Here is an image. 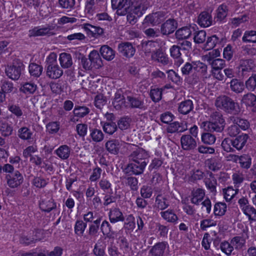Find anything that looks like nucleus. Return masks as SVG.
I'll return each instance as SVG.
<instances>
[{"label":"nucleus","instance_id":"4","mask_svg":"<svg viewBox=\"0 0 256 256\" xmlns=\"http://www.w3.org/2000/svg\"><path fill=\"white\" fill-rule=\"evenodd\" d=\"M126 108L131 109L146 110L147 108L144 98L138 95L128 96L126 98Z\"/></svg>","mask_w":256,"mask_h":256},{"label":"nucleus","instance_id":"24","mask_svg":"<svg viewBox=\"0 0 256 256\" xmlns=\"http://www.w3.org/2000/svg\"><path fill=\"white\" fill-rule=\"evenodd\" d=\"M108 217L111 223H116L119 222H124V217L123 214L118 208H114L110 210L108 212Z\"/></svg>","mask_w":256,"mask_h":256},{"label":"nucleus","instance_id":"39","mask_svg":"<svg viewBox=\"0 0 256 256\" xmlns=\"http://www.w3.org/2000/svg\"><path fill=\"white\" fill-rule=\"evenodd\" d=\"M209 178H206L204 180V184L206 188L212 192H216V186L217 185V181L214 178V174L212 172L209 174Z\"/></svg>","mask_w":256,"mask_h":256},{"label":"nucleus","instance_id":"46","mask_svg":"<svg viewBox=\"0 0 256 256\" xmlns=\"http://www.w3.org/2000/svg\"><path fill=\"white\" fill-rule=\"evenodd\" d=\"M102 219V217L98 218L90 226L88 232L90 236L94 237L97 236Z\"/></svg>","mask_w":256,"mask_h":256},{"label":"nucleus","instance_id":"18","mask_svg":"<svg viewBox=\"0 0 256 256\" xmlns=\"http://www.w3.org/2000/svg\"><path fill=\"white\" fill-rule=\"evenodd\" d=\"M53 29L52 26L48 27L39 28L38 27H35L32 30H29L30 36H43L46 35L52 36L54 33L52 32L51 30Z\"/></svg>","mask_w":256,"mask_h":256},{"label":"nucleus","instance_id":"33","mask_svg":"<svg viewBox=\"0 0 256 256\" xmlns=\"http://www.w3.org/2000/svg\"><path fill=\"white\" fill-rule=\"evenodd\" d=\"M216 16L214 18L220 22H222L227 16L228 12V6L224 3L218 6L216 10Z\"/></svg>","mask_w":256,"mask_h":256},{"label":"nucleus","instance_id":"61","mask_svg":"<svg viewBox=\"0 0 256 256\" xmlns=\"http://www.w3.org/2000/svg\"><path fill=\"white\" fill-rule=\"evenodd\" d=\"M117 128V125L115 122H106L103 126L104 132L110 135L116 132Z\"/></svg>","mask_w":256,"mask_h":256},{"label":"nucleus","instance_id":"54","mask_svg":"<svg viewBox=\"0 0 256 256\" xmlns=\"http://www.w3.org/2000/svg\"><path fill=\"white\" fill-rule=\"evenodd\" d=\"M167 200L166 198L158 194L156 198V204L157 208L160 210L166 208L169 206L168 203L166 202Z\"/></svg>","mask_w":256,"mask_h":256},{"label":"nucleus","instance_id":"14","mask_svg":"<svg viewBox=\"0 0 256 256\" xmlns=\"http://www.w3.org/2000/svg\"><path fill=\"white\" fill-rule=\"evenodd\" d=\"M118 50L123 56L126 58H131L135 54V48L130 42H122L118 46Z\"/></svg>","mask_w":256,"mask_h":256},{"label":"nucleus","instance_id":"47","mask_svg":"<svg viewBox=\"0 0 256 256\" xmlns=\"http://www.w3.org/2000/svg\"><path fill=\"white\" fill-rule=\"evenodd\" d=\"M37 89V86L34 82H26L20 88V90L26 94H33Z\"/></svg>","mask_w":256,"mask_h":256},{"label":"nucleus","instance_id":"12","mask_svg":"<svg viewBox=\"0 0 256 256\" xmlns=\"http://www.w3.org/2000/svg\"><path fill=\"white\" fill-rule=\"evenodd\" d=\"M39 206L41 210L50 212L56 208V204L54 198L50 196L46 198H40L39 202Z\"/></svg>","mask_w":256,"mask_h":256},{"label":"nucleus","instance_id":"31","mask_svg":"<svg viewBox=\"0 0 256 256\" xmlns=\"http://www.w3.org/2000/svg\"><path fill=\"white\" fill-rule=\"evenodd\" d=\"M13 131L12 124L6 121H0V134L2 136L8 137L12 134Z\"/></svg>","mask_w":256,"mask_h":256},{"label":"nucleus","instance_id":"48","mask_svg":"<svg viewBox=\"0 0 256 256\" xmlns=\"http://www.w3.org/2000/svg\"><path fill=\"white\" fill-rule=\"evenodd\" d=\"M90 136L94 142H98L104 140V134L100 130L96 128H90Z\"/></svg>","mask_w":256,"mask_h":256},{"label":"nucleus","instance_id":"38","mask_svg":"<svg viewBox=\"0 0 256 256\" xmlns=\"http://www.w3.org/2000/svg\"><path fill=\"white\" fill-rule=\"evenodd\" d=\"M194 70L198 73L202 78H207L208 66L200 61L194 62Z\"/></svg>","mask_w":256,"mask_h":256},{"label":"nucleus","instance_id":"62","mask_svg":"<svg viewBox=\"0 0 256 256\" xmlns=\"http://www.w3.org/2000/svg\"><path fill=\"white\" fill-rule=\"evenodd\" d=\"M242 212L248 217L250 221H256V209L252 206L250 205Z\"/></svg>","mask_w":256,"mask_h":256},{"label":"nucleus","instance_id":"40","mask_svg":"<svg viewBox=\"0 0 256 256\" xmlns=\"http://www.w3.org/2000/svg\"><path fill=\"white\" fill-rule=\"evenodd\" d=\"M59 60L61 66L64 68L70 67L72 64V58L70 54L62 53L60 55Z\"/></svg>","mask_w":256,"mask_h":256},{"label":"nucleus","instance_id":"52","mask_svg":"<svg viewBox=\"0 0 256 256\" xmlns=\"http://www.w3.org/2000/svg\"><path fill=\"white\" fill-rule=\"evenodd\" d=\"M226 210V204L224 202H217L214 204V214L215 216H222Z\"/></svg>","mask_w":256,"mask_h":256},{"label":"nucleus","instance_id":"17","mask_svg":"<svg viewBox=\"0 0 256 256\" xmlns=\"http://www.w3.org/2000/svg\"><path fill=\"white\" fill-rule=\"evenodd\" d=\"M197 22L202 27L210 26L212 23V15L206 11L201 12L198 16Z\"/></svg>","mask_w":256,"mask_h":256},{"label":"nucleus","instance_id":"11","mask_svg":"<svg viewBox=\"0 0 256 256\" xmlns=\"http://www.w3.org/2000/svg\"><path fill=\"white\" fill-rule=\"evenodd\" d=\"M182 148L187 151L194 150L196 146V140L190 134L182 135L180 138Z\"/></svg>","mask_w":256,"mask_h":256},{"label":"nucleus","instance_id":"43","mask_svg":"<svg viewBox=\"0 0 256 256\" xmlns=\"http://www.w3.org/2000/svg\"><path fill=\"white\" fill-rule=\"evenodd\" d=\"M131 0H111L112 9L118 10L124 8L125 10L130 6Z\"/></svg>","mask_w":256,"mask_h":256},{"label":"nucleus","instance_id":"2","mask_svg":"<svg viewBox=\"0 0 256 256\" xmlns=\"http://www.w3.org/2000/svg\"><path fill=\"white\" fill-rule=\"evenodd\" d=\"M215 106L228 114H238L240 111L239 104L226 95L218 97L215 102Z\"/></svg>","mask_w":256,"mask_h":256},{"label":"nucleus","instance_id":"58","mask_svg":"<svg viewBox=\"0 0 256 256\" xmlns=\"http://www.w3.org/2000/svg\"><path fill=\"white\" fill-rule=\"evenodd\" d=\"M232 139L230 138H225L222 142L221 146L223 150L226 152H235L236 150L232 146Z\"/></svg>","mask_w":256,"mask_h":256},{"label":"nucleus","instance_id":"8","mask_svg":"<svg viewBox=\"0 0 256 256\" xmlns=\"http://www.w3.org/2000/svg\"><path fill=\"white\" fill-rule=\"evenodd\" d=\"M135 147L134 150L130 155V159L132 161L136 162H146L148 154L147 152L142 148L138 147L134 144H130V147Z\"/></svg>","mask_w":256,"mask_h":256},{"label":"nucleus","instance_id":"57","mask_svg":"<svg viewBox=\"0 0 256 256\" xmlns=\"http://www.w3.org/2000/svg\"><path fill=\"white\" fill-rule=\"evenodd\" d=\"M218 42L219 38L216 35H213L212 36L208 37L206 43L204 44V48L206 50L212 49Z\"/></svg>","mask_w":256,"mask_h":256},{"label":"nucleus","instance_id":"49","mask_svg":"<svg viewBox=\"0 0 256 256\" xmlns=\"http://www.w3.org/2000/svg\"><path fill=\"white\" fill-rule=\"evenodd\" d=\"M66 83L62 80H58L57 82H52L50 86L52 91L55 94H60L64 90Z\"/></svg>","mask_w":256,"mask_h":256},{"label":"nucleus","instance_id":"35","mask_svg":"<svg viewBox=\"0 0 256 256\" xmlns=\"http://www.w3.org/2000/svg\"><path fill=\"white\" fill-rule=\"evenodd\" d=\"M76 58L79 61V63L86 70H90L94 68L90 60L86 58L84 54L78 52L76 53Z\"/></svg>","mask_w":256,"mask_h":256},{"label":"nucleus","instance_id":"28","mask_svg":"<svg viewBox=\"0 0 256 256\" xmlns=\"http://www.w3.org/2000/svg\"><path fill=\"white\" fill-rule=\"evenodd\" d=\"M192 28L194 30V27ZM192 28L189 26H184L178 29L176 33L175 36L178 40H184L188 38L192 34Z\"/></svg>","mask_w":256,"mask_h":256},{"label":"nucleus","instance_id":"16","mask_svg":"<svg viewBox=\"0 0 256 256\" xmlns=\"http://www.w3.org/2000/svg\"><path fill=\"white\" fill-rule=\"evenodd\" d=\"M204 58L211 65L212 68L215 70H222L226 65L224 60L221 58H214L210 56V53H209L208 55H206Z\"/></svg>","mask_w":256,"mask_h":256},{"label":"nucleus","instance_id":"20","mask_svg":"<svg viewBox=\"0 0 256 256\" xmlns=\"http://www.w3.org/2000/svg\"><path fill=\"white\" fill-rule=\"evenodd\" d=\"M167 245L166 242L156 243L150 250L149 256H163Z\"/></svg>","mask_w":256,"mask_h":256},{"label":"nucleus","instance_id":"21","mask_svg":"<svg viewBox=\"0 0 256 256\" xmlns=\"http://www.w3.org/2000/svg\"><path fill=\"white\" fill-rule=\"evenodd\" d=\"M227 84H229L230 90L236 94L242 93L245 89L244 82L237 78H232Z\"/></svg>","mask_w":256,"mask_h":256},{"label":"nucleus","instance_id":"13","mask_svg":"<svg viewBox=\"0 0 256 256\" xmlns=\"http://www.w3.org/2000/svg\"><path fill=\"white\" fill-rule=\"evenodd\" d=\"M112 104L117 110H120L123 107L126 108V100L122 90H118L114 94Z\"/></svg>","mask_w":256,"mask_h":256},{"label":"nucleus","instance_id":"36","mask_svg":"<svg viewBox=\"0 0 256 256\" xmlns=\"http://www.w3.org/2000/svg\"><path fill=\"white\" fill-rule=\"evenodd\" d=\"M43 68L42 66L34 62H30L28 66V72L30 75L34 78H38L42 74Z\"/></svg>","mask_w":256,"mask_h":256},{"label":"nucleus","instance_id":"56","mask_svg":"<svg viewBox=\"0 0 256 256\" xmlns=\"http://www.w3.org/2000/svg\"><path fill=\"white\" fill-rule=\"evenodd\" d=\"M251 160L252 159L250 156L248 154H243L240 156L238 162L242 168L248 169L250 166Z\"/></svg>","mask_w":256,"mask_h":256},{"label":"nucleus","instance_id":"23","mask_svg":"<svg viewBox=\"0 0 256 256\" xmlns=\"http://www.w3.org/2000/svg\"><path fill=\"white\" fill-rule=\"evenodd\" d=\"M46 76L50 78H58L63 74L62 70L58 64L46 66Z\"/></svg>","mask_w":256,"mask_h":256},{"label":"nucleus","instance_id":"5","mask_svg":"<svg viewBox=\"0 0 256 256\" xmlns=\"http://www.w3.org/2000/svg\"><path fill=\"white\" fill-rule=\"evenodd\" d=\"M130 4L128 10L132 12L138 17L141 16L148 7L144 0H131Z\"/></svg>","mask_w":256,"mask_h":256},{"label":"nucleus","instance_id":"27","mask_svg":"<svg viewBox=\"0 0 256 256\" xmlns=\"http://www.w3.org/2000/svg\"><path fill=\"white\" fill-rule=\"evenodd\" d=\"M84 28L88 34H91L96 38H98L104 34V30L102 28L89 24H86Z\"/></svg>","mask_w":256,"mask_h":256},{"label":"nucleus","instance_id":"6","mask_svg":"<svg viewBox=\"0 0 256 256\" xmlns=\"http://www.w3.org/2000/svg\"><path fill=\"white\" fill-rule=\"evenodd\" d=\"M8 185L11 188H16L20 186L24 181L22 174L18 170H15L11 174L6 176Z\"/></svg>","mask_w":256,"mask_h":256},{"label":"nucleus","instance_id":"19","mask_svg":"<svg viewBox=\"0 0 256 256\" xmlns=\"http://www.w3.org/2000/svg\"><path fill=\"white\" fill-rule=\"evenodd\" d=\"M248 138L249 136L248 134H242L232 139L234 149L238 150H240L243 149Z\"/></svg>","mask_w":256,"mask_h":256},{"label":"nucleus","instance_id":"3","mask_svg":"<svg viewBox=\"0 0 256 256\" xmlns=\"http://www.w3.org/2000/svg\"><path fill=\"white\" fill-rule=\"evenodd\" d=\"M24 69V65L20 60L17 59L14 60L12 64L8 66L5 70L6 76L13 80H18L22 72Z\"/></svg>","mask_w":256,"mask_h":256},{"label":"nucleus","instance_id":"50","mask_svg":"<svg viewBox=\"0 0 256 256\" xmlns=\"http://www.w3.org/2000/svg\"><path fill=\"white\" fill-rule=\"evenodd\" d=\"M1 90L6 94L13 92L16 88L14 87L13 83L8 80H4L1 81Z\"/></svg>","mask_w":256,"mask_h":256},{"label":"nucleus","instance_id":"63","mask_svg":"<svg viewBox=\"0 0 256 256\" xmlns=\"http://www.w3.org/2000/svg\"><path fill=\"white\" fill-rule=\"evenodd\" d=\"M205 164L208 169L214 172L218 170L220 168L217 160L214 158L207 159L205 161Z\"/></svg>","mask_w":256,"mask_h":256},{"label":"nucleus","instance_id":"55","mask_svg":"<svg viewBox=\"0 0 256 256\" xmlns=\"http://www.w3.org/2000/svg\"><path fill=\"white\" fill-rule=\"evenodd\" d=\"M230 242L236 250H240L244 246L246 240L242 236H236L230 240Z\"/></svg>","mask_w":256,"mask_h":256},{"label":"nucleus","instance_id":"53","mask_svg":"<svg viewBox=\"0 0 256 256\" xmlns=\"http://www.w3.org/2000/svg\"><path fill=\"white\" fill-rule=\"evenodd\" d=\"M245 88L248 91L254 92L256 88V74H252V75L246 81Z\"/></svg>","mask_w":256,"mask_h":256},{"label":"nucleus","instance_id":"32","mask_svg":"<svg viewBox=\"0 0 256 256\" xmlns=\"http://www.w3.org/2000/svg\"><path fill=\"white\" fill-rule=\"evenodd\" d=\"M102 58L108 61L113 60L115 56V52L108 45H103L100 50Z\"/></svg>","mask_w":256,"mask_h":256},{"label":"nucleus","instance_id":"59","mask_svg":"<svg viewBox=\"0 0 256 256\" xmlns=\"http://www.w3.org/2000/svg\"><path fill=\"white\" fill-rule=\"evenodd\" d=\"M216 136L210 132H204L202 134V142L207 144L211 145L216 142Z\"/></svg>","mask_w":256,"mask_h":256},{"label":"nucleus","instance_id":"60","mask_svg":"<svg viewBox=\"0 0 256 256\" xmlns=\"http://www.w3.org/2000/svg\"><path fill=\"white\" fill-rule=\"evenodd\" d=\"M162 90L160 88H156L150 90V97L155 102H159L162 98Z\"/></svg>","mask_w":256,"mask_h":256},{"label":"nucleus","instance_id":"9","mask_svg":"<svg viewBox=\"0 0 256 256\" xmlns=\"http://www.w3.org/2000/svg\"><path fill=\"white\" fill-rule=\"evenodd\" d=\"M166 12L162 11L152 12L148 15L144 20L145 24H149L154 26L161 23L164 20Z\"/></svg>","mask_w":256,"mask_h":256},{"label":"nucleus","instance_id":"10","mask_svg":"<svg viewBox=\"0 0 256 256\" xmlns=\"http://www.w3.org/2000/svg\"><path fill=\"white\" fill-rule=\"evenodd\" d=\"M146 164V162L132 161V163L128 164L126 168V172H132L135 175L140 174L143 173Z\"/></svg>","mask_w":256,"mask_h":256},{"label":"nucleus","instance_id":"42","mask_svg":"<svg viewBox=\"0 0 256 256\" xmlns=\"http://www.w3.org/2000/svg\"><path fill=\"white\" fill-rule=\"evenodd\" d=\"M70 149L66 145H62L60 146L54 152L61 159L66 160L70 155Z\"/></svg>","mask_w":256,"mask_h":256},{"label":"nucleus","instance_id":"7","mask_svg":"<svg viewBox=\"0 0 256 256\" xmlns=\"http://www.w3.org/2000/svg\"><path fill=\"white\" fill-rule=\"evenodd\" d=\"M178 22L174 18H169L160 26V32L162 35L168 36L177 28Z\"/></svg>","mask_w":256,"mask_h":256},{"label":"nucleus","instance_id":"29","mask_svg":"<svg viewBox=\"0 0 256 256\" xmlns=\"http://www.w3.org/2000/svg\"><path fill=\"white\" fill-rule=\"evenodd\" d=\"M18 135L20 139L24 140L30 142L34 140L33 132L26 126H23L18 129Z\"/></svg>","mask_w":256,"mask_h":256},{"label":"nucleus","instance_id":"44","mask_svg":"<svg viewBox=\"0 0 256 256\" xmlns=\"http://www.w3.org/2000/svg\"><path fill=\"white\" fill-rule=\"evenodd\" d=\"M160 214L164 220L169 222L174 223L178 220V217L172 210H168L164 212H162Z\"/></svg>","mask_w":256,"mask_h":256},{"label":"nucleus","instance_id":"25","mask_svg":"<svg viewBox=\"0 0 256 256\" xmlns=\"http://www.w3.org/2000/svg\"><path fill=\"white\" fill-rule=\"evenodd\" d=\"M152 58L154 61L160 62L163 65H167L169 64V59L167 55L160 49L153 52Z\"/></svg>","mask_w":256,"mask_h":256},{"label":"nucleus","instance_id":"15","mask_svg":"<svg viewBox=\"0 0 256 256\" xmlns=\"http://www.w3.org/2000/svg\"><path fill=\"white\" fill-rule=\"evenodd\" d=\"M188 129L187 123L186 122H174L170 123L166 128L168 133H181Z\"/></svg>","mask_w":256,"mask_h":256},{"label":"nucleus","instance_id":"26","mask_svg":"<svg viewBox=\"0 0 256 256\" xmlns=\"http://www.w3.org/2000/svg\"><path fill=\"white\" fill-rule=\"evenodd\" d=\"M254 64L252 60H241L240 62L239 68L241 69L243 76L246 74L247 72H250L254 68Z\"/></svg>","mask_w":256,"mask_h":256},{"label":"nucleus","instance_id":"45","mask_svg":"<svg viewBox=\"0 0 256 256\" xmlns=\"http://www.w3.org/2000/svg\"><path fill=\"white\" fill-rule=\"evenodd\" d=\"M242 102L246 106H254L256 104V96L251 92L244 94L242 98Z\"/></svg>","mask_w":256,"mask_h":256},{"label":"nucleus","instance_id":"34","mask_svg":"<svg viewBox=\"0 0 256 256\" xmlns=\"http://www.w3.org/2000/svg\"><path fill=\"white\" fill-rule=\"evenodd\" d=\"M194 108L192 102L190 100H187L181 102L178 108V112L182 114H188Z\"/></svg>","mask_w":256,"mask_h":256},{"label":"nucleus","instance_id":"51","mask_svg":"<svg viewBox=\"0 0 256 256\" xmlns=\"http://www.w3.org/2000/svg\"><path fill=\"white\" fill-rule=\"evenodd\" d=\"M242 40L244 42H256V30H246L242 38Z\"/></svg>","mask_w":256,"mask_h":256},{"label":"nucleus","instance_id":"64","mask_svg":"<svg viewBox=\"0 0 256 256\" xmlns=\"http://www.w3.org/2000/svg\"><path fill=\"white\" fill-rule=\"evenodd\" d=\"M206 33L205 30H201L194 33V40L196 44H202L206 40Z\"/></svg>","mask_w":256,"mask_h":256},{"label":"nucleus","instance_id":"37","mask_svg":"<svg viewBox=\"0 0 256 256\" xmlns=\"http://www.w3.org/2000/svg\"><path fill=\"white\" fill-rule=\"evenodd\" d=\"M100 230L102 234L108 238H114V232L112 230V228L110 223L106 220H104L100 225Z\"/></svg>","mask_w":256,"mask_h":256},{"label":"nucleus","instance_id":"1","mask_svg":"<svg viewBox=\"0 0 256 256\" xmlns=\"http://www.w3.org/2000/svg\"><path fill=\"white\" fill-rule=\"evenodd\" d=\"M210 120L202 122L204 129L210 132H222L226 126L222 114L219 112H213L210 115Z\"/></svg>","mask_w":256,"mask_h":256},{"label":"nucleus","instance_id":"41","mask_svg":"<svg viewBox=\"0 0 256 256\" xmlns=\"http://www.w3.org/2000/svg\"><path fill=\"white\" fill-rule=\"evenodd\" d=\"M90 112V109L85 106H75L73 113L75 116L82 118L88 115Z\"/></svg>","mask_w":256,"mask_h":256},{"label":"nucleus","instance_id":"22","mask_svg":"<svg viewBox=\"0 0 256 256\" xmlns=\"http://www.w3.org/2000/svg\"><path fill=\"white\" fill-rule=\"evenodd\" d=\"M120 145L118 140L112 139L107 141L105 144V148L111 154L116 155L120 152Z\"/></svg>","mask_w":256,"mask_h":256},{"label":"nucleus","instance_id":"30","mask_svg":"<svg viewBox=\"0 0 256 256\" xmlns=\"http://www.w3.org/2000/svg\"><path fill=\"white\" fill-rule=\"evenodd\" d=\"M88 59L90 60L92 65L95 68H98L102 66V61L96 50H93L90 53Z\"/></svg>","mask_w":256,"mask_h":256}]
</instances>
